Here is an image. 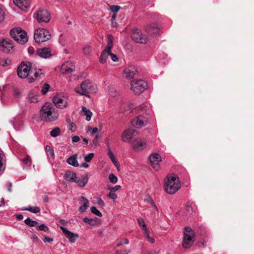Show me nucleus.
I'll list each match as a JSON object with an SVG mask.
<instances>
[{
  "label": "nucleus",
  "instance_id": "nucleus-18",
  "mask_svg": "<svg viewBox=\"0 0 254 254\" xmlns=\"http://www.w3.org/2000/svg\"><path fill=\"white\" fill-rule=\"evenodd\" d=\"M53 102L58 108L64 109L66 107L67 102L63 99L60 96L57 95L53 98Z\"/></svg>",
  "mask_w": 254,
  "mask_h": 254
},
{
  "label": "nucleus",
  "instance_id": "nucleus-30",
  "mask_svg": "<svg viewBox=\"0 0 254 254\" xmlns=\"http://www.w3.org/2000/svg\"><path fill=\"white\" fill-rule=\"evenodd\" d=\"M139 110L145 113L146 115H150L152 113V110L145 104L140 105L139 107Z\"/></svg>",
  "mask_w": 254,
  "mask_h": 254
},
{
  "label": "nucleus",
  "instance_id": "nucleus-48",
  "mask_svg": "<svg viewBox=\"0 0 254 254\" xmlns=\"http://www.w3.org/2000/svg\"><path fill=\"white\" fill-rule=\"evenodd\" d=\"M13 94L16 98H19L21 97V94L20 90L17 88L13 89Z\"/></svg>",
  "mask_w": 254,
  "mask_h": 254
},
{
  "label": "nucleus",
  "instance_id": "nucleus-29",
  "mask_svg": "<svg viewBox=\"0 0 254 254\" xmlns=\"http://www.w3.org/2000/svg\"><path fill=\"white\" fill-rule=\"evenodd\" d=\"M110 54V51L107 50L106 49L104 50L101 53V54L100 55V62L102 64H105L108 59V56Z\"/></svg>",
  "mask_w": 254,
  "mask_h": 254
},
{
  "label": "nucleus",
  "instance_id": "nucleus-37",
  "mask_svg": "<svg viewBox=\"0 0 254 254\" xmlns=\"http://www.w3.org/2000/svg\"><path fill=\"white\" fill-rule=\"evenodd\" d=\"M61 129L59 127H56L50 132V135L53 137H56L60 135Z\"/></svg>",
  "mask_w": 254,
  "mask_h": 254
},
{
  "label": "nucleus",
  "instance_id": "nucleus-14",
  "mask_svg": "<svg viewBox=\"0 0 254 254\" xmlns=\"http://www.w3.org/2000/svg\"><path fill=\"white\" fill-rule=\"evenodd\" d=\"M60 228L62 230L63 234L68 239L70 243H73L75 242L76 239L78 237V234H74L68 231L63 226H60Z\"/></svg>",
  "mask_w": 254,
  "mask_h": 254
},
{
  "label": "nucleus",
  "instance_id": "nucleus-7",
  "mask_svg": "<svg viewBox=\"0 0 254 254\" xmlns=\"http://www.w3.org/2000/svg\"><path fill=\"white\" fill-rule=\"evenodd\" d=\"M0 51L4 53H12L14 51L13 41L8 38L0 39Z\"/></svg>",
  "mask_w": 254,
  "mask_h": 254
},
{
  "label": "nucleus",
  "instance_id": "nucleus-55",
  "mask_svg": "<svg viewBox=\"0 0 254 254\" xmlns=\"http://www.w3.org/2000/svg\"><path fill=\"white\" fill-rule=\"evenodd\" d=\"M97 203L99 205H100L102 207L104 206L105 203H104V201L101 199V197H97Z\"/></svg>",
  "mask_w": 254,
  "mask_h": 254
},
{
  "label": "nucleus",
  "instance_id": "nucleus-60",
  "mask_svg": "<svg viewBox=\"0 0 254 254\" xmlns=\"http://www.w3.org/2000/svg\"><path fill=\"white\" fill-rule=\"evenodd\" d=\"M43 241L45 243H46V242L51 243L53 241V239L49 238L48 237H45L43 239Z\"/></svg>",
  "mask_w": 254,
  "mask_h": 254
},
{
  "label": "nucleus",
  "instance_id": "nucleus-16",
  "mask_svg": "<svg viewBox=\"0 0 254 254\" xmlns=\"http://www.w3.org/2000/svg\"><path fill=\"white\" fill-rule=\"evenodd\" d=\"M133 149L135 151H140L146 147V142L140 138L133 139L131 142Z\"/></svg>",
  "mask_w": 254,
  "mask_h": 254
},
{
  "label": "nucleus",
  "instance_id": "nucleus-31",
  "mask_svg": "<svg viewBox=\"0 0 254 254\" xmlns=\"http://www.w3.org/2000/svg\"><path fill=\"white\" fill-rule=\"evenodd\" d=\"M21 210L23 211H29L35 214L38 213L40 211V209L38 206H29L28 207L21 208Z\"/></svg>",
  "mask_w": 254,
  "mask_h": 254
},
{
  "label": "nucleus",
  "instance_id": "nucleus-15",
  "mask_svg": "<svg viewBox=\"0 0 254 254\" xmlns=\"http://www.w3.org/2000/svg\"><path fill=\"white\" fill-rule=\"evenodd\" d=\"M14 3L21 10L27 11L30 6L31 0H13Z\"/></svg>",
  "mask_w": 254,
  "mask_h": 254
},
{
  "label": "nucleus",
  "instance_id": "nucleus-49",
  "mask_svg": "<svg viewBox=\"0 0 254 254\" xmlns=\"http://www.w3.org/2000/svg\"><path fill=\"white\" fill-rule=\"evenodd\" d=\"M107 196L113 200H115L117 198V195L115 193V192L112 191L111 190H110Z\"/></svg>",
  "mask_w": 254,
  "mask_h": 254
},
{
  "label": "nucleus",
  "instance_id": "nucleus-54",
  "mask_svg": "<svg viewBox=\"0 0 254 254\" xmlns=\"http://www.w3.org/2000/svg\"><path fill=\"white\" fill-rule=\"evenodd\" d=\"M68 128L72 132H74L76 130V126L73 123H71L68 125Z\"/></svg>",
  "mask_w": 254,
  "mask_h": 254
},
{
  "label": "nucleus",
  "instance_id": "nucleus-63",
  "mask_svg": "<svg viewBox=\"0 0 254 254\" xmlns=\"http://www.w3.org/2000/svg\"><path fill=\"white\" fill-rule=\"evenodd\" d=\"M99 138V137L98 135H96L95 136V138H94V139L92 141L93 145H96L97 144V143L98 141Z\"/></svg>",
  "mask_w": 254,
  "mask_h": 254
},
{
  "label": "nucleus",
  "instance_id": "nucleus-8",
  "mask_svg": "<svg viewBox=\"0 0 254 254\" xmlns=\"http://www.w3.org/2000/svg\"><path fill=\"white\" fill-rule=\"evenodd\" d=\"M95 90L91 82L85 80L81 84L80 87L77 90V92L81 95L88 96V94L92 92H95Z\"/></svg>",
  "mask_w": 254,
  "mask_h": 254
},
{
  "label": "nucleus",
  "instance_id": "nucleus-1",
  "mask_svg": "<svg viewBox=\"0 0 254 254\" xmlns=\"http://www.w3.org/2000/svg\"><path fill=\"white\" fill-rule=\"evenodd\" d=\"M59 116V113L55 110L54 105L50 103H46L40 110V117L44 122L55 121L58 119Z\"/></svg>",
  "mask_w": 254,
  "mask_h": 254
},
{
  "label": "nucleus",
  "instance_id": "nucleus-47",
  "mask_svg": "<svg viewBox=\"0 0 254 254\" xmlns=\"http://www.w3.org/2000/svg\"><path fill=\"white\" fill-rule=\"evenodd\" d=\"M121 8V7L118 5H112L110 7L111 11L114 13H116Z\"/></svg>",
  "mask_w": 254,
  "mask_h": 254
},
{
  "label": "nucleus",
  "instance_id": "nucleus-57",
  "mask_svg": "<svg viewBox=\"0 0 254 254\" xmlns=\"http://www.w3.org/2000/svg\"><path fill=\"white\" fill-rule=\"evenodd\" d=\"M4 12L2 8L1 5H0V21L4 19Z\"/></svg>",
  "mask_w": 254,
  "mask_h": 254
},
{
  "label": "nucleus",
  "instance_id": "nucleus-46",
  "mask_svg": "<svg viewBox=\"0 0 254 254\" xmlns=\"http://www.w3.org/2000/svg\"><path fill=\"white\" fill-rule=\"evenodd\" d=\"M109 179L110 182L112 183L115 184L118 181L117 177L115 176L113 174H111L109 176Z\"/></svg>",
  "mask_w": 254,
  "mask_h": 254
},
{
  "label": "nucleus",
  "instance_id": "nucleus-20",
  "mask_svg": "<svg viewBox=\"0 0 254 254\" xmlns=\"http://www.w3.org/2000/svg\"><path fill=\"white\" fill-rule=\"evenodd\" d=\"M78 200L81 202L82 204V205L79 208V211L81 213H83L89 207V200L83 196H80Z\"/></svg>",
  "mask_w": 254,
  "mask_h": 254
},
{
  "label": "nucleus",
  "instance_id": "nucleus-53",
  "mask_svg": "<svg viewBox=\"0 0 254 254\" xmlns=\"http://www.w3.org/2000/svg\"><path fill=\"white\" fill-rule=\"evenodd\" d=\"M18 119L15 117L13 119L10 120L9 121V123L10 124H11V125L12 126V127H13V128L15 129V123H16L18 121Z\"/></svg>",
  "mask_w": 254,
  "mask_h": 254
},
{
  "label": "nucleus",
  "instance_id": "nucleus-9",
  "mask_svg": "<svg viewBox=\"0 0 254 254\" xmlns=\"http://www.w3.org/2000/svg\"><path fill=\"white\" fill-rule=\"evenodd\" d=\"M32 72L31 69V63L27 62L22 63L18 67L17 72V75L21 78L27 77L29 74Z\"/></svg>",
  "mask_w": 254,
  "mask_h": 254
},
{
  "label": "nucleus",
  "instance_id": "nucleus-61",
  "mask_svg": "<svg viewBox=\"0 0 254 254\" xmlns=\"http://www.w3.org/2000/svg\"><path fill=\"white\" fill-rule=\"evenodd\" d=\"M80 140V138L78 136H74L72 137V141L73 142H77Z\"/></svg>",
  "mask_w": 254,
  "mask_h": 254
},
{
  "label": "nucleus",
  "instance_id": "nucleus-39",
  "mask_svg": "<svg viewBox=\"0 0 254 254\" xmlns=\"http://www.w3.org/2000/svg\"><path fill=\"white\" fill-rule=\"evenodd\" d=\"M27 99L31 103H37L38 102V98L37 95L29 94Z\"/></svg>",
  "mask_w": 254,
  "mask_h": 254
},
{
  "label": "nucleus",
  "instance_id": "nucleus-25",
  "mask_svg": "<svg viewBox=\"0 0 254 254\" xmlns=\"http://www.w3.org/2000/svg\"><path fill=\"white\" fill-rule=\"evenodd\" d=\"M22 162V168L23 169H28L30 168L32 164V161L29 155H27L25 158L20 159Z\"/></svg>",
  "mask_w": 254,
  "mask_h": 254
},
{
  "label": "nucleus",
  "instance_id": "nucleus-50",
  "mask_svg": "<svg viewBox=\"0 0 254 254\" xmlns=\"http://www.w3.org/2000/svg\"><path fill=\"white\" fill-rule=\"evenodd\" d=\"M45 149L46 150V151L49 152L50 155L52 157L54 156V150L52 148H51L49 145H46L45 147Z\"/></svg>",
  "mask_w": 254,
  "mask_h": 254
},
{
  "label": "nucleus",
  "instance_id": "nucleus-3",
  "mask_svg": "<svg viewBox=\"0 0 254 254\" xmlns=\"http://www.w3.org/2000/svg\"><path fill=\"white\" fill-rule=\"evenodd\" d=\"M9 33L14 40L21 44H24L28 41L27 33L20 27L12 28Z\"/></svg>",
  "mask_w": 254,
  "mask_h": 254
},
{
  "label": "nucleus",
  "instance_id": "nucleus-32",
  "mask_svg": "<svg viewBox=\"0 0 254 254\" xmlns=\"http://www.w3.org/2000/svg\"><path fill=\"white\" fill-rule=\"evenodd\" d=\"M82 111L84 113V115L86 116V120L87 121H90L92 115V113L85 107H82Z\"/></svg>",
  "mask_w": 254,
  "mask_h": 254
},
{
  "label": "nucleus",
  "instance_id": "nucleus-23",
  "mask_svg": "<svg viewBox=\"0 0 254 254\" xmlns=\"http://www.w3.org/2000/svg\"><path fill=\"white\" fill-rule=\"evenodd\" d=\"M147 32L152 35H157L159 32V28L155 23H152L147 28Z\"/></svg>",
  "mask_w": 254,
  "mask_h": 254
},
{
  "label": "nucleus",
  "instance_id": "nucleus-5",
  "mask_svg": "<svg viewBox=\"0 0 254 254\" xmlns=\"http://www.w3.org/2000/svg\"><path fill=\"white\" fill-rule=\"evenodd\" d=\"M51 37L49 31L45 28H39L35 31L34 38L38 43L49 40Z\"/></svg>",
  "mask_w": 254,
  "mask_h": 254
},
{
  "label": "nucleus",
  "instance_id": "nucleus-10",
  "mask_svg": "<svg viewBox=\"0 0 254 254\" xmlns=\"http://www.w3.org/2000/svg\"><path fill=\"white\" fill-rule=\"evenodd\" d=\"M35 18L37 21L41 23H48L51 19V15L45 9H39L36 11Z\"/></svg>",
  "mask_w": 254,
  "mask_h": 254
},
{
  "label": "nucleus",
  "instance_id": "nucleus-28",
  "mask_svg": "<svg viewBox=\"0 0 254 254\" xmlns=\"http://www.w3.org/2000/svg\"><path fill=\"white\" fill-rule=\"evenodd\" d=\"M108 155L109 156V158L112 161V162L114 163L115 166L118 169V168L120 167V164L118 162V161L116 160L115 156L114 155V153L111 151L110 147L108 146Z\"/></svg>",
  "mask_w": 254,
  "mask_h": 254
},
{
  "label": "nucleus",
  "instance_id": "nucleus-35",
  "mask_svg": "<svg viewBox=\"0 0 254 254\" xmlns=\"http://www.w3.org/2000/svg\"><path fill=\"white\" fill-rule=\"evenodd\" d=\"M137 221L139 225L141 227V230L143 232L148 230V229L147 228L145 222L142 218H138Z\"/></svg>",
  "mask_w": 254,
  "mask_h": 254
},
{
  "label": "nucleus",
  "instance_id": "nucleus-19",
  "mask_svg": "<svg viewBox=\"0 0 254 254\" xmlns=\"http://www.w3.org/2000/svg\"><path fill=\"white\" fill-rule=\"evenodd\" d=\"M61 69L63 73L72 72L75 70V67L72 62L67 61L62 65Z\"/></svg>",
  "mask_w": 254,
  "mask_h": 254
},
{
  "label": "nucleus",
  "instance_id": "nucleus-52",
  "mask_svg": "<svg viewBox=\"0 0 254 254\" xmlns=\"http://www.w3.org/2000/svg\"><path fill=\"white\" fill-rule=\"evenodd\" d=\"M83 53L86 55L89 54L91 52V47L89 46H86L83 49Z\"/></svg>",
  "mask_w": 254,
  "mask_h": 254
},
{
  "label": "nucleus",
  "instance_id": "nucleus-64",
  "mask_svg": "<svg viewBox=\"0 0 254 254\" xmlns=\"http://www.w3.org/2000/svg\"><path fill=\"white\" fill-rule=\"evenodd\" d=\"M129 253V251L127 252V251H119V250H117L116 251V254H128Z\"/></svg>",
  "mask_w": 254,
  "mask_h": 254
},
{
  "label": "nucleus",
  "instance_id": "nucleus-40",
  "mask_svg": "<svg viewBox=\"0 0 254 254\" xmlns=\"http://www.w3.org/2000/svg\"><path fill=\"white\" fill-rule=\"evenodd\" d=\"M5 155L2 151L0 150V172L3 167V164L5 162Z\"/></svg>",
  "mask_w": 254,
  "mask_h": 254
},
{
  "label": "nucleus",
  "instance_id": "nucleus-22",
  "mask_svg": "<svg viewBox=\"0 0 254 254\" xmlns=\"http://www.w3.org/2000/svg\"><path fill=\"white\" fill-rule=\"evenodd\" d=\"M136 133V130L133 128H130L127 130H126L124 132L123 136H122V140L124 142H126V140L125 138V137L127 139H130L132 138L134 135Z\"/></svg>",
  "mask_w": 254,
  "mask_h": 254
},
{
  "label": "nucleus",
  "instance_id": "nucleus-38",
  "mask_svg": "<svg viewBox=\"0 0 254 254\" xmlns=\"http://www.w3.org/2000/svg\"><path fill=\"white\" fill-rule=\"evenodd\" d=\"M145 201L147 202L150 203L152 205V206L154 207V208L156 210H157V206L156 205L154 201L153 200V199H152L150 195H147L145 196Z\"/></svg>",
  "mask_w": 254,
  "mask_h": 254
},
{
  "label": "nucleus",
  "instance_id": "nucleus-34",
  "mask_svg": "<svg viewBox=\"0 0 254 254\" xmlns=\"http://www.w3.org/2000/svg\"><path fill=\"white\" fill-rule=\"evenodd\" d=\"M97 218L90 219L87 217H84L83 219V221L84 223L86 224H88L90 225L94 226L97 223Z\"/></svg>",
  "mask_w": 254,
  "mask_h": 254
},
{
  "label": "nucleus",
  "instance_id": "nucleus-51",
  "mask_svg": "<svg viewBox=\"0 0 254 254\" xmlns=\"http://www.w3.org/2000/svg\"><path fill=\"white\" fill-rule=\"evenodd\" d=\"M128 243L129 241L127 239H124L122 241L119 242L117 243V247H120L123 245L124 244L127 245L128 244Z\"/></svg>",
  "mask_w": 254,
  "mask_h": 254
},
{
  "label": "nucleus",
  "instance_id": "nucleus-36",
  "mask_svg": "<svg viewBox=\"0 0 254 254\" xmlns=\"http://www.w3.org/2000/svg\"><path fill=\"white\" fill-rule=\"evenodd\" d=\"M149 230H146L143 232V234L145 238L147 240L148 242L151 244H153L155 243V240L153 238L150 237L149 236Z\"/></svg>",
  "mask_w": 254,
  "mask_h": 254
},
{
  "label": "nucleus",
  "instance_id": "nucleus-41",
  "mask_svg": "<svg viewBox=\"0 0 254 254\" xmlns=\"http://www.w3.org/2000/svg\"><path fill=\"white\" fill-rule=\"evenodd\" d=\"M113 37L110 36L108 38L107 46L105 49L111 51L113 46Z\"/></svg>",
  "mask_w": 254,
  "mask_h": 254
},
{
  "label": "nucleus",
  "instance_id": "nucleus-21",
  "mask_svg": "<svg viewBox=\"0 0 254 254\" xmlns=\"http://www.w3.org/2000/svg\"><path fill=\"white\" fill-rule=\"evenodd\" d=\"M137 70L134 66H130L126 68L124 70V74L127 79H131L136 74Z\"/></svg>",
  "mask_w": 254,
  "mask_h": 254
},
{
  "label": "nucleus",
  "instance_id": "nucleus-24",
  "mask_svg": "<svg viewBox=\"0 0 254 254\" xmlns=\"http://www.w3.org/2000/svg\"><path fill=\"white\" fill-rule=\"evenodd\" d=\"M88 181V175H82L80 178H78L76 177V179L74 182L78 184V186L80 187H83L85 186Z\"/></svg>",
  "mask_w": 254,
  "mask_h": 254
},
{
  "label": "nucleus",
  "instance_id": "nucleus-13",
  "mask_svg": "<svg viewBox=\"0 0 254 254\" xmlns=\"http://www.w3.org/2000/svg\"><path fill=\"white\" fill-rule=\"evenodd\" d=\"M148 122V118L146 116L139 115L131 122L132 125L137 128H141L146 126Z\"/></svg>",
  "mask_w": 254,
  "mask_h": 254
},
{
  "label": "nucleus",
  "instance_id": "nucleus-4",
  "mask_svg": "<svg viewBox=\"0 0 254 254\" xmlns=\"http://www.w3.org/2000/svg\"><path fill=\"white\" fill-rule=\"evenodd\" d=\"M131 89L136 95H139L148 88L146 81L142 79L134 80L131 81Z\"/></svg>",
  "mask_w": 254,
  "mask_h": 254
},
{
  "label": "nucleus",
  "instance_id": "nucleus-11",
  "mask_svg": "<svg viewBox=\"0 0 254 254\" xmlns=\"http://www.w3.org/2000/svg\"><path fill=\"white\" fill-rule=\"evenodd\" d=\"M132 39L137 43L145 44L147 41V37L138 29H134L131 33Z\"/></svg>",
  "mask_w": 254,
  "mask_h": 254
},
{
  "label": "nucleus",
  "instance_id": "nucleus-2",
  "mask_svg": "<svg viewBox=\"0 0 254 254\" xmlns=\"http://www.w3.org/2000/svg\"><path fill=\"white\" fill-rule=\"evenodd\" d=\"M181 187L179 178L175 176L167 177L165 183V190L169 194L175 193Z\"/></svg>",
  "mask_w": 254,
  "mask_h": 254
},
{
  "label": "nucleus",
  "instance_id": "nucleus-56",
  "mask_svg": "<svg viewBox=\"0 0 254 254\" xmlns=\"http://www.w3.org/2000/svg\"><path fill=\"white\" fill-rule=\"evenodd\" d=\"M109 55L110 56V57L113 62H117L118 61L119 59L115 54H114L110 52Z\"/></svg>",
  "mask_w": 254,
  "mask_h": 254
},
{
  "label": "nucleus",
  "instance_id": "nucleus-26",
  "mask_svg": "<svg viewBox=\"0 0 254 254\" xmlns=\"http://www.w3.org/2000/svg\"><path fill=\"white\" fill-rule=\"evenodd\" d=\"M76 174L70 171H66L64 175V178L68 182H74L76 179Z\"/></svg>",
  "mask_w": 254,
  "mask_h": 254
},
{
  "label": "nucleus",
  "instance_id": "nucleus-45",
  "mask_svg": "<svg viewBox=\"0 0 254 254\" xmlns=\"http://www.w3.org/2000/svg\"><path fill=\"white\" fill-rule=\"evenodd\" d=\"M93 156H94V154L93 153H89L84 156V161L86 162H89L91 161Z\"/></svg>",
  "mask_w": 254,
  "mask_h": 254
},
{
  "label": "nucleus",
  "instance_id": "nucleus-43",
  "mask_svg": "<svg viewBox=\"0 0 254 254\" xmlns=\"http://www.w3.org/2000/svg\"><path fill=\"white\" fill-rule=\"evenodd\" d=\"M48 227L45 224H42L38 226V228H37V230L38 231H43L44 232H48L49 231Z\"/></svg>",
  "mask_w": 254,
  "mask_h": 254
},
{
  "label": "nucleus",
  "instance_id": "nucleus-62",
  "mask_svg": "<svg viewBox=\"0 0 254 254\" xmlns=\"http://www.w3.org/2000/svg\"><path fill=\"white\" fill-rule=\"evenodd\" d=\"M34 52H35L34 48L33 47L30 46L28 48V52L30 54H31V55L33 54L34 53Z\"/></svg>",
  "mask_w": 254,
  "mask_h": 254
},
{
  "label": "nucleus",
  "instance_id": "nucleus-6",
  "mask_svg": "<svg viewBox=\"0 0 254 254\" xmlns=\"http://www.w3.org/2000/svg\"><path fill=\"white\" fill-rule=\"evenodd\" d=\"M194 241V234L190 227H186L184 232L183 246L185 248H190Z\"/></svg>",
  "mask_w": 254,
  "mask_h": 254
},
{
  "label": "nucleus",
  "instance_id": "nucleus-58",
  "mask_svg": "<svg viewBox=\"0 0 254 254\" xmlns=\"http://www.w3.org/2000/svg\"><path fill=\"white\" fill-rule=\"evenodd\" d=\"M88 129L89 131H91L92 134H94L98 131V128L97 127H93L88 126Z\"/></svg>",
  "mask_w": 254,
  "mask_h": 254
},
{
  "label": "nucleus",
  "instance_id": "nucleus-44",
  "mask_svg": "<svg viewBox=\"0 0 254 254\" xmlns=\"http://www.w3.org/2000/svg\"><path fill=\"white\" fill-rule=\"evenodd\" d=\"M49 88L50 85L47 83H45L42 88L41 92L43 95H45L49 91Z\"/></svg>",
  "mask_w": 254,
  "mask_h": 254
},
{
  "label": "nucleus",
  "instance_id": "nucleus-27",
  "mask_svg": "<svg viewBox=\"0 0 254 254\" xmlns=\"http://www.w3.org/2000/svg\"><path fill=\"white\" fill-rule=\"evenodd\" d=\"M66 162L73 167H77L79 166L77 160V155L74 154L69 157L66 160Z\"/></svg>",
  "mask_w": 254,
  "mask_h": 254
},
{
  "label": "nucleus",
  "instance_id": "nucleus-12",
  "mask_svg": "<svg viewBox=\"0 0 254 254\" xmlns=\"http://www.w3.org/2000/svg\"><path fill=\"white\" fill-rule=\"evenodd\" d=\"M150 165L155 171L160 168L159 162L161 161V157L158 153H153L149 155Z\"/></svg>",
  "mask_w": 254,
  "mask_h": 254
},
{
  "label": "nucleus",
  "instance_id": "nucleus-17",
  "mask_svg": "<svg viewBox=\"0 0 254 254\" xmlns=\"http://www.w3.org/2000/svg\"><path fill=\"white\" fill-rule=\"evenodd\" d=\"M36 54L39 57L47 59L52 57L51 49L49 48H43L38 49L36 51Z\"/></svg>",
  "mask_w": 254,
  "mask_h": 254
},
{
  "label": "nucleus",
  "instance_id": "nucleus-59",
  "mask_svg": "<svg viewBox=\"0 0 254 254\" xmlns=\"http://www.w3.org/2000/svg\"><path fill=\"white\" fill-rule=\"evenodd\" d=\"M121 189V186L120 185H117L114 187H111L109 188L110 190H111L112 191L115 192L118 190H119Z\"/></svg>",
  "mask_w": 254,
  "mask_h": 254
},
{
  "label": "nucleus",
  "instance_id": "nucleus-42",
  "mask_svg": "<svg viewBox=\"0 0 254 254\" xmlns=\"http://www.w3.org/2000/svg\"><path fill=\"white\" fill-rule=\"evenodd\" d=\"M90 210L91 212L93 214L99 217H101L102 216V213L95 206H92L90 208Z\"/></svg>",
  "mask_w": 254,
  "mask_h": 254
},
{
  "label": "nucleus",
  "instance_id": "nucleus-33",
  "mask_svg": "<svg viewBox=\"0 0 254 254\" xmlns=\"http://www.w3.org/2000/svg\"><path fill=\"white\" fill-rule=\"evenodd\" d=\"M25 224L29 227H35L38 225V222L35 220H31L30 218L28 217L24 220Z\"/></svg>",
  "mask_w": 254,
  "mask_h": 254
}]
</instances>
